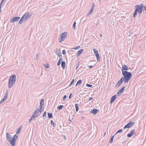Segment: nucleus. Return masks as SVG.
<instances>
[{"label": "nucleus", "instance_id": "1", "mask_svg": "<svg viewBox=\"0 0 146 146\" xmlns=\"http://www.w3.org/2000/svg\"><path fill=\"white\" fill-rule=\"evenodd\" d=\"M122 74L123 77L121 78L123 80V82L125 83H127L130 80L132 77V75L131 72L126 71L122 70Z\"/></svg>", "mask_w": 146, "mask_h": 146}, {"label": "nucleus", "instance_id": "2", "mask_svg": "<svg viewBox=\"0 0 146 146\" xmlns=\"http://www.w3.org/2000/svg\"><path fill=\"white\" fill-rule=\"evenodd\" d=\"M16 80V76L15 74L11 76L9 79L8 82V87L11 88L14 85Z\"/></svg>", "mask_w": 146, "mask_h": 146}, {"label": "nucleus", "instance_id": "3", "mask_svg": "<svg viewBox=\"0 0 146 146\" xmlns=\"http://www.w3.org/2000/svg\"><path fill=\"white\" fill-rule=\"evenodd\" d=\"M32 14L31 12H29L25 14L23 16L21 19L19 21V24H21L23 23L24 21H27L32 16Z\"/></svg>", "mask_w": 146, "mask_h": 146}, {"label": "nucleus", "instance_id": "4", "mask_svg": "<svg viewBox=\"0 0 146 146\" xmlns=\"http://www.w3.org/2000/svg\"><path fill=\"white\" fill-rule=\"evenodd\" d=\"M143 4H141L140 5H136L135 6V12L133 14V17H135L137 15V12L141 9H143Z\"/></svg>", "mask_w": 146, "mask_h": 146}, {"label": "nucleus", "instance_id": "5", "mask_svg": "<svg viewBox=\"0 0 146 146\" xmlns=\"http://www.w3.org/2000/svg\"><path fill=\"white\" fill-rule=\"evenodd\" d=\"M67 33L66 32H64L61 35V38L59 41V42H61L66 38Z\"/></svg>", "mask_w": 146, "mask_h": 146}, {"label": "nucleus", "instance_id": "6", "mask_svg": "<svg viewBox=\"0 0 146 146\" xmlns=\"http://www.w3.org/2000/svg\"><path fill=\"white\" fill-rule=\"evenodd\" d=\"M6 137L7 141H9L10 144L11 145L12 140L13 139L11 136L8 133H6Z\"/></svg>", "mask_w": 146, "mask_h": 146}, {"label": "nucleus", "instance_id": "7", "mask_svg": "<svg viewBox=\"0 0 146 146\" xmlns=\"http://www.w3.org/2000/svg\"><path fill=\"white\" fill-rule=\"evenodd\" d=\"M135 124V122L133 121H130L127 123L124 127V129L130 128L133 126Z\"/></svg>", "mask_w": 146, "mask_h": 146}, {"label": "nucleus", "instance_id": "8", "mask_svg": "<svg viewBox=\"0 0 146 146\" xmlns=\"http://www.w3.org/2000/svg\"><path fill=\"white\" fill-rule=\"evenodd\" d=\"M41 112V109H39L38 108L35 111L34 113L32 115L35 118L37 117L38 115L39 112Z\"/></svg>", "mask_w": 146, "mask_h": 146}, {"label": "nucleus", "instance_id": "9", "mask_svg": "<svg viewBox=\"0 0 146 146\" xmlns=\"http://www.w3.org/2000/svg\"><path fill=\"white\" fill-rule=\"evenodd\" d=\"M18 135L15 134L14 135V137L13 138L12 140V143H11L12 146H15L16 139Z\"/></svg>", "mask_w": 146, "mask_h": 146}, {"label": "nucleus", "instance_id": "10", "mask_svg": "<svg viewBox=\"0 0 146 146\" xmlns=\"http://www.w3.org/2000/svg\"><path fill=\"white\" fill-rule=\"evenodd\" d=\"M93 50L94 54H95L96 57L97 61H98L100 59V56L98 54V52L97 51V50L95 49H94Z\"/></svg>", "mask_w": 146, "mask_h": 146}, {"label": "nucleus", "instance_id": "11", "mask_svg": "<svg viewBox=\"0 0 146 146\" xmlns=\"http://www.w3.org/2000/svg\"><path fill=\"white\" fill-rule=\"evenodd\" d=\"M122 79H122L121 78V79L117 82V83L116 84L115 86V88H119L120 85L122 84L123 82V80Z\"/></svg>", "mask_w": 146, "mask_h": 146}, {"label": "nucleus", "instance_id": "12", "mask_svg": "<svg viewBox=\"0 0 146 146\" xmlns=\"http://www.w3.org/2000/svg\"><path fill=\"white\" fill-rule=\"evenodd\" d=\"M125 88V86H123L118 92L117 93V96H120L121 95V94L123 93V91L124 90Z\"/></svg>", "mask_w": 146, "mask_h": 146}, {"label": "nucleus", "instance_id": "13", "mask_svg": "<svg viewBox=\"0 0 146 146\" xmlns=\"http://www.w3.org/2000/svg\"><path fill=\"white\" fill-rule=\"evenodd\" d=\"M20 18V17H14L11 19V21L12 23L17 21L19 20Z\"/></svg>", "mask_w": 146, "mask_h": 146}, {"label": "nucleus", "instance_id": "14", "mask_svg": "<svg viewBox=\"0 0 146 146\" xmlns=\"http://www.w3.org/2000/svg\"><path fill=\"white\" fill-rule=\"evenodd\" d=\"M135 133V129L132 130L127 135V137H130L132 136Z\"/></svg>", "mask_w": 146, "mask_h": 146}, {"label": "nucleus", "instance_id": "15", "mask_svg": "<svg viewBox=\"0 0 146 146\" xmlns=\"http://www.w3.org/2000/svg\"><path fill=\"white\" fill-rule=\"evenodd\" d=\"M117 95H115L112 96L111 98L110 104H112V103L114 101L115 99L116 98Z\"/></svg>", "mask_w": 146, "mask_h": 146}, {"label": "nucleus", "instance_id": "16", "mask_svg": "<svg viewBox=\"0 0 146 146\" xmlns=\"http://www.w3.org/2000/svg\"><path fill=\"white\" fill-rule=\"evenodd\" d=\"M56 53L57 55L59 56V58L62 57V55L61 53H60L59 50H56Z\"/></svg>", "mask_w": 146, "mask_h": 146}, {"label": "nucleus", "instance_id": "17", "mask_svg": "<svg viewBox=\"0 0 146 146\" xmlns=\"http://www.w3.org/2000/svg\"><path fill=\"white\" fill-rule=\"evenodd\" d=\"M128 67L125 65H123L122 66V70H124L126 71L128 70Z\"/></svg>", "mask_w": 146, "mask_h": 146}, {"label": "nucleus", "instance_id": "18", "mask_svg": "<svg viewBox=\"0 0 146 146\" xmlns=\"http://www.w3.org/2000/svg\"><path fill=\"white\" fill-rule=\"evenodd\" d=\"M98 111V110L97 109H94L91 111L90 112L94 114H95L96 113H97Z\"/></svg>", "mask_w": 146, "mask_h": 146}, {"label": "nucleus", "instance_id": "19", "mask_svg": "<svg viewBox=\"0 0 146 146\" xmlns=\"http://www.w3.org/2000/svg\"><path fill=\"white\" fill-rule=\"evenodd\" d=\"M83 49H81L78 51L77 53V56L78 57L83 52Z\"/></svg>", "mask_w": 146, "mask_h": 146}, {"label": "nucleus", "instance_id": "20", "mask_svg": "<svg viewBox=\"0 0 146 146\" xmlns=\"http://www.w3.org/2000/svg\"><path fill=\"white\" fill-rule=\"evenodd\" d=\"M66 65V63L65 62L63 61L61 63V66L63 69H64L65 68V67Z\"/></svg>", "mask_w": 146, "mask_h": 146}, {"label": "nucleus", "instance_id": "21", "mask_svg": "<svg viewBox=\"0 0 146 146\" xmlns=\"http://www.w3.org/2000/svg\"><path fill=\"white\" fill-rule=\"evenodd\" d=\"M60 58L59 60L57 63V65L58 66H59L60 65L61 62L63 60V59L61 57Z\"/></svg>", "mask_w": 146, "mask_h": 146}, {"label": "nucleus", "instance_id": "22", "mask_svg": "<svg viewBox=\"0 0 146 146\" xmlns=\"http://www.w3.org/2000/svg\"><path fill=\"white\" fill-rule=\"evenodd\" d=\"M48 117L49 118L51 119L53 117L52 115V113H48Z\"/></svg>", "mask_w": 146, "mask_h": 146}, {"label": "nucleus", "instance_id": "23", "mask_svg": "<svg viewBox=\"0 0 146 146\" xmlns=\"http://www.w3.org/2000/svg\"><path fill=\"white\" fill-rule=\"evenodd\" d=\"M8 96V93L7 92L5 94V95L4 96V98H3V100H4L5 101L7 99V98Z\"/></svg>", "mask_w": 146, "mask_h": 146}, {"label": "nucleus", "instance_id": "24", "mask_svg": "<svg viewBox=\"0 0 146 146\" xmlns=\"http://www.w3.org/2000/svg\"><path fill=\"white\" fill-rule=\"evenodd\" d=\"M44 100L43 99H42L41 100V101H40V106H41V107L40 108V109H41V108H42L41 106H43L44 105V102H43Z\"/></svg>", "mask_w": 146, "mask_h": 146}, {"label": "nucleus", "instance_id": "25", "mask_svg": "<svg viewBox=\"0 0 146 146\" xmlns=\"http://www.w3.org/2000/svg\"><path fill=\"white\" fill-rule=\"evenodd\" d=\"M82 80H79L77 82L76 84V86H78L82 82Z\"/></svg>", "mask_w": 146, "mask_h": 146}, {"label": "nucleus", "instance_id": "26", "mask_svg": "<svg viewBox=\"0 0 146 146\" xmlns=\"http://www.w3.org/2000/svg\"><path fill=\"white\" fill-rule=\"evenodd\" d=\"M75 108L76 109V111L77 112L78 111V104H76L75 105Z\"/></svg>", "mask_w": 146, "mask_h": 146}, {"label": "nucleus", "instance_id": "27", "mask_svg": "<svg viewBox=\"0 0 146 146\" xmlns=\"http://www.w3.org/2000/svg\"><path fill=\"white\" fill-rule=\"evenodd\" d=\"M123 131V130L122 129H120L118 130L116 133L114 134V135H115L117 134L118 133L122 132Z\"/></svg>", "mask_w": 146, "mask_h": 146}, {"label": "nucleus", "instance_id": "28", "mask_svg": "<svg viewBox=\"0 0 146 146\" xmlns=\"http://www.w3.org/2000/svg\"><path fill=\"white\" fill-rule=\"evenodd\" d=\"M115 135H113L111 138V139L110 140V143H112L113 141V138H114V136H115Z\"/></svg>", "mask_w": 146, "mask_h": 146}, {"label": "nucleus", "instance_id": "29", "mask_svg": "<svg viewBox=\"0 0 146 146\" xmlns=\"http://www.w3.org/2000/svg\"><path fill=\"white\" fill-rule=\"evenodd\" d=\"M63 107V106L62 105H60L57 107V108L59 110H61L62 109Z\"/></svg>", "mask_w": 146, "mask_h": 146}, {"label": "nucleus", "instance_id": "30", "mask_svg": "<svg viewBox=\"0 0 146 146\" xmlns=\"http://www.w3.org/2000/svg\"><path fill=\"white\" fill-rule=\"evenodd\" d=\"M94 6H95L94 3H93L92 6V7L91 8V10L92 11H93V10H94Z\"/></svg>", "mask_w": 146, "mask_h": 146}, {"label": "nucleus", "instance_id": "31", "mask_svg": "<svg viewBox=\"0 0 146 146\" xmlns=\"http://www.w3.org/2000/svg\"><path fill=\"white\" fill-rule=\"evenodd\" d=\"M51 125H53V126L54 127L55 126V124L54 123V122L52 120L51 121Z\"/></svg>", "mask_w": 146, "mask_h": 146}, {"label": "nucleus", "instance_id": "32", "mask_svg": "<svg viewBox=\"0 0 146 146\" xmlns=\"http://www.w3.org/2000/svg\"><path fill=\"white\" fill-rule=\"evenodd\" d=\"M80 48V46H77L76 47L73 48H72L74 50H77Z\"/></svg>", "mask_w": 146, "mask_h": 146}, {"label": "nucleus", "instance_id": "33", "mask_svg": "<svg viewBox=\"0 0 146 146\" xmlns=\"http://www.w3.org/2000/svg\"><path fill=\"white\" fill-rule=\"evenodd\" d=\"M21 130V129H20V128L18 129V130L17 131L16 133L17 134L19 133L20 132Z\"/></svg>", "mask_w": 146, "mask_h": 146}, {"label": "nucleus", "instance_id": "34", "mask_svg": "<svg viewBox=\"0 0 146 146\" xmlns=\"http://www.w3.org/2000/svg\"><path fill=\"white\" fill-rule=\"evenodd\" d=\"M86 86L89 87H92V85L91 84H86Z\"/></svg>", "mask_w": 146, "mask_h": 146}, {"label": "nucleus", "instance_id": "35", "mask_svg": "<svg viewBox=\"0 0 146 146\" xmlns=\"http://www.w3.org/2000/svg\"><path fill=\"white\" fill-rule=\"evenodd\" d=\"M76 22H75L74 23V24L73 25V28L74 29H75V27H76L75 26H76Z\"/></svg>", "mask_w": 146, "mask_h": 146}, {"label": "nucleus", "instance_id": "36", "mask_svg": "<svg viewBox=\"0 0 146 146\" xmlns=\"http://www.w3.org/2000/svg\"><path fill=\"white\" fill-rule=\"evenodd\" d=\"M143 9H141L139 10V11L137 13H138L139 15H140L142 12Z\"/></svg>", "mask_w": 146, "mask_h": 146}, {"label": "nucleus", "instance_id": "37", "mask_svg": "<svg viewBox=\"0 0 146 146\" xmlns=\"http://www.w3.org/2000/svg\"><path fill=\"white\" fill-rule=\"evenodd\" d=\"M34 117L32 115L31 117V119L29 120V122H31L32 121V119L34 118Z\"/></svg>", "mask_w": 146, "mask_h": 146}, {"label": "nucleus", "instance_id": "38", "mask_svg": "<svg viewBox=\"0 0 146 146\" xmlns=\"http://www.w3.org/2000/svg\"><path fill=\"white\" fill-rule=\"evenodd\" d=\"M74 79H73L72 80L69 86H70L72 84L74 83Z\"/></svg>", "mask_w": 146, "mask_h": 146}, {"label": "nucleus", "instance_id": "39", "mask_svg": "<svg viewBox=\"0 0 146 146\" xmlns=\"http://www.w3.org/2000/svg\"><path fill=\"white\" fill-rule=\"evenodd\" d=\"M46 115V113L45 111H44L43 114L42 116L43 117H45Z\"/></svg>", "mask_w": 146, "mask_h": 146}, {"label": "nucleus", "instance_id": "40", "mask_svg": "<svg viewBox=\"0 0 146 146\" xmlns=\"http://www.w3.org/2000/svg\"><path fill=\"white\" fill-rule=\"evenodd\" d=\"M93 11H92L91 10H90V11L88 13V14L87 15H90L91 13H92V12Z\"/></svg>", "mask_w": 146, "mask_h": 146}, {"label": "nucleus", "instance_id": "41", "mask_svg": "<svg viewBox=\"0 0 146 146\" xmlns=\"http://www.w3.org/2000/svg\"><path fill=\"white\" fill-rule=\"evenodd\" d=\"M62 54L65 55L66 54V52L65 51V50H63L62 51Z\"/></svg>", "mask_w": 146, "mask_h": 146}, {"label": "nucleus", "instance_id": "42", "mask_svg": "<svg viewBox=\"0 0 146 146\" xmlns=\"http://www.w3.org/2000/svg\"><path fill=\"white\" fill-rule=\"evenodd\" d=\"M66 96L64 95L63 97V100H65L66 99Z\"/></svg>", "mask_w": 146, "mask_h": 146}, {"label": "nucleus", "instance_id": "43", "mask_svg": "<svg viewBox=\"0 0 146 146\" xmlns=\"http://www.w3.org/2000/svg\"><path fill=\"white\" fill-rule=\"evenodd\" d=\"M39 54V53H38H38L36 55V58H35V59H38V56Z\"/></svg>", "mask_w": 146, "mask_h": 146}, {"label": "nucleus", "instance_id": "44", "mask_svg": "<svg viewBox=\"0 0 146 146\" xmlns=\"http://www.w3.org/2000/svg\"><path fill=\"white\" fill-rule=\"evenodd\" d=\"M72 93H70L69 96V99H70L71 98V96H72Z\"/></svg>", "mask_w": 146, "mask_h": 146}, {"label": "nucleus", "instance_id": "45", "mask_svg": "<svg viewBox=\"0 0 146 146\" xmlns=\"http://www.w3.org/2000/svg\"><path fill=\"white\" fill-rule=\"evenodd\" d=\"M4 101H4V100H3V99H2V100H1V101H0V104H1L2 103V102H4Z\"/></svg>", "mask_w": 146, "mask_h": 146}, {"label": "nucleus", "instance_id": "46", "mask_svg": "<svg viewBox=\"0 0 146 146\" xmlns=\"http://www.w3.org/2000/svg\"><path fill=\"white\" fill-rule=\"evenodd\" d=\"M92 99H93V98L92 97H90V98H89V100H92Z\"/></svg>", "mask_w": 146, "mask_h": 146}, {"label": "nucleus", "instance_id": "47", "mask_svg": "<svg viewBox=\"0 0 146 146\" xmlns=\"http://www.w3.org/2000/svg\"><path fill=\"white\" fill-rule=\"evenodd\" d=\"M93 67V66L92 65L90 66H89V67L90 68H92Z\"/></svg>", "mask_w": 146, "mask_h": 146}, {"label": "nucleus", "instance_id": "48", "mask_svg": "<svg viewBox=\"0 0 146 146\" xmlns=\"http://www.w3.org/2000/svg\"><path fill=\"white\" fill-rule=\"evenodd\" d=\"M100 36L101 37H102V35L101 34L100 35Z\"/></svg>", "mask_w": 146, "mask_h": 146}, {"label": "nucleus", "instance_id": "49", "mask_svg": "<svg viewBox=\"0 0 146 146\" xmlns=\"http://www.w3.org/2000/svg\"><path fill=\"white\" fill-rule=\"evenodd\" d=\"M71 121V120L70 119H69V120H68V121Z\"/></svg>", "mask_w": 146, "mask_h": 146}, {"label": "nucleus", "instance_id": "50", "mask_svg": "<svg viewBox=\"0 0 146 146\" xmlns=\"http://www.w3.org/2000/svg\"><path fill=\"white\" fill-rule=\"evenodd\" d=\"M5 0H2L1 2H2V3H3Z\"/></svg>", "mask_w": 146, "mask_h": 146}, {"label": "nucleus", "instance_id": "51", "mask_svg": "<svg viewBox=\"0 0 146 146\" xmlns=\"http://www.w3.org/2000/svg\"><path fill=\"white\" fill-rule=\"evenodd\" d=\"M5 0H2L1 2H2V3H3Z\"/></svg>", "mask_w": 146, "mask_h": 146}, {"label": "nucleus", "instance_id": "52", "mask_svg": "<svg viewBox=\"0 0 146 146\" xmlns=\"http://www.w3.org/2000/svg\"><path fill=\"white\" fill-rule=\"evenodd\" d=\"M5 0H2L1 2H2V3H3Z\"/></svg>", "mask_w": 146, "mask_h": 146}, {"label": "nucleus", "instance_id": "53", "mask_svg": "<svg viewBox=\"0 0 146 146\" xmlns=\"http://www.w3.org/2000/svg\"><path fill=\"white\" fill-rule=\"evenodd\" d=\"M3 3H2V2H1L0 4V5L1 6V5Z\"/></svg>", "mask_w": 146, "mask_h": 146}, {"label": "nucleus", "instance_id": "54", "mask_svg": "<svg viewBox=\"0 0 146 146\" xmlns=\"http://www.w3.org/2000/svg\"><path fill=\"white\" fill-rule=\"evenodd\" d=\"M1 6L0 5V11H1Z\"/></svg>", "mask_w": 146, "mask_h": 146}, {"label": "nucleus", "instance_id": "55", "mask_svg": "<svg viewBox=\"0 0 146 146\" xmlns=\"http://www.w3.org/2000/svg\"><path fill=\"white\" fill-rule=\"evenodd\" d=\"M45 67L46 68H48V66H47H47H45Z\"/></svg>", "mask_w": 146, "mask_h": 146}, {"label": "nucleus", "instance_id": "56", "mask_svg": "<svg viewBox=\"0 0 146 146\" xmlns=\"http://www.w3.org/2000/svg\"><path fill=\"white\" fill-rule=\"evenodd\" d=\"M105 134H106V133H104V135H105Z\"/></svg>", "mask_w": 146, "mask_h": 146}]
</instances>
